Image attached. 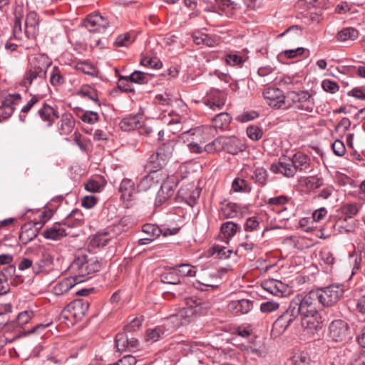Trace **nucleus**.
Masks as SVG:
<instances>
[{
    "instance_id": "nucleus-1",
    "label": "nucleus",
    "mask_w": 365,
    "mask_h": 365,
    "mask_svg": "<svg viewBox=\"0 0 365 365\" xmlns=\"http://www.w3.org/2000/svg\"><path fill=\"white\" fill-rule=\"evenodd\" d=\"M51 61L47 56L38 54L29 59L21 85L27 89L33 88L34 91L44 97L49 91L46 81L48 68Z\"/></svg>"
},
{
    "instance_id": "nucleus-2",
    "label": "nucleus",
    "mask_w": 365,
    "mask_h": 365,
    "mask_svg": "<svg viewBox=\"0 0 365 365\" xmlns=\"http://www.w3.org/2000/svg\"><path fill=\"white\" fill-rule=\"evenodd\" d=\"M316 289L310 291L305 295L298 294L290 302L289 307L294 315L304 317L303 324L313 329L321 328L322 320L319 317L318 310L322 306Z\"/></svg>"
},
{
    "instance_id": "nucleus-3",
    "label": "nucleus",
    "mask_w": 365,
    "mask_h": 365,
    "mask_svg": "<svg viewBox=\"0 0 365 365\" xmlns=\"http://www.w3.org/2000/svg\"><path fill=\"white\" fill-rule=\"evenodd\" d=\"M270 170L274 173L292 178L294 176L297 171L305 173L311 171V158L302 152H297L292 157L280 158L278 162L271 165Z\"/></svg>"
},
{
    "instance_id": "nucleus-4",
    "label": "nucleus",
    "mask_w": 365,
    "mask_h": 365,
    "mask_svg": "<svg viewBox=\"0 0 365 365\" xmlns=\"http://www.w3.org/2000/svg\"><path fill=\"white\" fill-rule=\"evenodd\" d=\"M101 264L96 257L88 258L85 255H81L73 259L68 268L71 276L79 284L91 278L92 273L98 272Z\"/></svg>"
},
{
    "instance_id": "nucleus-5",
    "label": "nucleus",
    "mask_w": 365,
    "mask_h": 365,
    "mask_svg": "<svg viewBox=\"0 0 365 365\" xmlns=\"http://www.w3.org/2000/svg\"><path fill=\"white\" fill-rule=\"evenodd\" d=\"M187 307L181 309L177 314L170 317L169 320L178 328L189 323L194 314L210 308V303L195 296L186 297Z\"/></svg>"
},
{
    "instance_id": "nucleus-6",
    "label": "nucleus",
    "mask_w": 365,
    "mask_h": 365,
    "mask_svg": "<svg viewBox=\"0 0 365 365\" xmlns=\"http://www.w3.org/2000/svg\"><path fill=\"white\" fill-rule=\"evenodd\" d=\"M322 307L335 305L343 297L344 286L341 284H332L316 289Z\"/></svg>"
},
{
    "instance_id": "nucleus-7",
    "label": "nucleus",
    "mask_w": 365,
    "mask_h": 365,
    "mask_svg": "<svg viewBox=\"0 0 365 365\" xmlns=\"http://www.w3.org/2000/svg\"><path fill=\"white\" fill-rule=\"evenodd\" d=\"M287 98L295 109L309 113L314 110V100L307 91H290Z\"/></svg>"
},
{
    "instance_id": "nucleus-8",
    "label": "nucleus",
    "mask_w": 365,
    "mask_h": 365,
    "mask_svg": "<svg viewBox=\"0 0 365 365\" xmlns=\"http://www.w3.org/2000/svg\"><path fill=\"white\" fill-rule=\"evenodd\" d=\"M329 337L335 342H344L349 339V324L342 319L332 321L329 326Z\"/></svg>"
},
{
    "instance_id": "nucleus-9",
    "label": "nucleus",
    "mask_w": 365,
    "mask_h": 365,
    "mask_svg": "<svg viewBox=\"0 0 365 365\" xmlns=\"http://www.w3.org/2000/svg\"><path fill=\"white\" fill-rule=\"evenodd\" d=\"M179 183L178 176L171 175L167 178L157 193L155 207L161 206L174 194L175 188Z\"/></svg>"
},
{
    "instance_id": "nucleus-10",
    "label": "nucleus",
    "mask_w": 365,
    "mask_h": 365,
    "mask_svg": "<svg viewBox=\"0 0 365 365\" xmlns=\"http://www.w3.org/2000/svg\"><path fill=\"white\" fill-rule=\"evenodd\" d=\"M83 24L88 31L97 33L104 32L110 24L107 18L98 13L88 15Z\"/></svg>"
},
{
    "instance_id": "nucleus-11",
    "label": "nucleus",
    "mask_w": 365,
    "mask_h": 365,
    "mask_svg": "<svg viewBox=\"0 0 365 365\" xmlns=\"http://www.w3.org/2000/svg\"><path fill=\"white\" fill-rule=\"evenodd\" d=\"M200 195V190L194 183H188L182 186L178 190L177 198L179 201L185 202L190 207H193Z\"/></svg>"
},
{
    "instance_id": "nucleus-12",
    "label": "nucleus",
    "mask_w": 365,
    "mask_h": 365,
    "mask_svg": "<svg viewBox=\"0 0 365 365\" xmlns=\"http://www.w3.org/2000/svg\"><path fill=\"white\" fill-rule=\"evenodd\" d=\"M266 103L274 108H285V98L284 92L278 88L269 87L263 92Z\"/></svg>"
},
{
    "instance_id": "nucleus-13",
    "label": "nucleus",
    "mask_w": 365,
    "mask_h": 365,
    "mask_svg": "<svg viewBox=\"0 0 365 365\" xmlns=\"http://www.w3.org/2000/svg\"><path fill=\"white\" fill-rule=\"evenodd\" d=\"M296 317V315H294L292 309L288 307L287 311L279 317L274 322L272 325V335L277 337L283 334Z\"/></svg>"
},
{
    "instance_id": "nucleus-14",
    "label": "nucleus",
    "mask_w": 365,
    "mask_h": 365,
    "mask_svg": "<svg viewBox=\"0 0 365 365\" xmlns=\"http://www.w3.org/2000/svg\"><path fill=\"white\" fill-rule=\"evenodd\" d=\"M89 308V302L86 299H76L68 304L63 310L64 313H68L66 317H73L76 320H81L86 314Z\"/></svg>"
},
{
    "instance_id": "nucleus-15",
    "label": "nucleus",
    "mask_w": 365,
    "mask_h": 365,
    "mask_svg": "<svg viewBox=\"0 0 365 365\" xmlns=\"http://www.w3.org/2000/svg\"><path fill=\"white\" fill-rule=\"evenodd\" d=\"M36 115L47 127L52 126L60 117L58 108L46 103H44L38 110Z\"/></svg>"
},
{
    "instance_id": "nucleus-16",
    "label": "nucleus",
    "mask_w": 365,
    "mask_h": 365,
    "mask_svg": "<svg viewBox=\"0 0 365 365\" xmlns=\"http://www.w3.org/2000/svg\"><path fill=\"white\" fill-rule=\"evenodd\" d=\"M227 100V95L220 90H213L209 92L205 99V103L214 111L223 108Z\"/></svg>"
},
{
    "instance_id": "nucleus-17",
    "label": "nucleus",
    "mask_w": 365,
    "mask_h": 365,
    "mask_svg": "<svg viewBox=\"0 0 365 365\" xmlns=\"http://www.w3.org/2000/svg\"><path fill=\"white\" fill-rule=\"evenodd\" d=\"M250 178L257 185L264 186L268 182V173L267 169L259 162L255 163L250 167Z\"/></svg>"
},
{
    "instance_id": "nucleus-18",
    "label": "nucleus",
    "mask_w": 365,
    "mask_h": 365,
    "mask_svg": "<svg viewBox=\"0 0 365 365\" xmlns=\"http://www.w3.org/2000/svg\"><path fill=\"white\" fill-rule=\"evenodd\" d=\"M60 120L57 123V129L62 135H67L73 130L76 121L73 115L70 113L65 112L59 117Z\"/></svg>"
},
{
    "instance_id": "nucleus-19",
    "label": "nucleus",
    "mask_w": 365,
    "mask_h": 365,
    "mask_svg": "<svg viewBox=\"0 0 365 365\" xmlns=\"http://www.w3.org/2000/svg\"><path fill=\"white\" fill-rule=\"evenodd\" d=\"M252 300L242 299L230 302L227 305V309L230 312L235 314H245L252 309Z\"/></svg>"
},
{
    "instance_id": "nucleus-20",
    "label": "nucleus",
    "mask_w": 365,
    "mask_h": 365,
    "mask_svg": "<svg viewBox=\"0 0 365 365\" xmlns=\"http://www.w3.org/2000/svg\"><path fill=\"white\" fill-rule=\"evenodd\" d=\"M267 203L278 212H282L292 207L291 198L285 195L270 197L267 200Z\"/></svg>"
},
{
    "instance_id": "nucleus-21",
    "label": "nucleus",
    "mask_w": 365,
    "mask_h": 365,
    "mask_svg": "<svg viewBox=\"0 0 365 365\" xmlns=\"http://www.w3.org/2000/svg\"><path fill=\"white\" fill-rule=\"evenodd\" d=\"M163 178L160 173L155 171H150L149 174L144 176L138 185L139 191H147L152 187L158 184Z\"/></svg>"
},
{
    "instance_id": "nucleus-22",
    "label": "nucleus",
    "mask_w": 365,
    "mask_h": 365,
    "mask_svg": "<svg viewBox=\"0 0 365 365\" xmlns=\"http://www.w3.org/2000/svg\"><path fill=\"white\" fill-rule=\"evenodd\" d=\"M38 17L36 12L31 11L26 15L24 34L28 38H34L38 29Z\"/></svg>"
},
{
    "instance_id": "nucleus-23",
    "label": "nucleus",
    "mask_w": 365,
    "mask_h": 365,
    "mask_svg": "<svg viewBox=\"0 0 365 365\" xmlns=\"http://www.w3.org/2000/svg\"><path fill=\"white\" fill-rule=\"evenodd\" d=\"M242 215V211L237 204L225 202L222 204L220 210V217L222 219L236 218Z\"/></svg>"
},
{
    "instance_id": "nucleus-24",
    "label": "nucleus",
    "mask_w": 365,
    "mask_h": 365,
    "mask_svg": "<svg viewBox=\"0 0 365 365\" xmlns=\"http://www.w3.org/2000/svg\"><path fill=\"white\" fill-rule=\"evenodd\" d=\"M119 192L121 194V199L124 201H131L135 194V182L128 178L123 179L120 184Z\"/></svg>"
},
{
    "instance_id": "nucleus-25",
    "label": "nucleus",
    "mask_w": 365,
    "mask_h": 365,
    "mask_svg": "<svg viewBox=\"0 0 365 365\" xmlns=\"http://www.w3.org/2000/svg\"><path fill=\"white\" fill-rule=\"evenodd\" d=\"M78 283L71 276L58 282L53 287V293L56 296L63 295Z\"/></svg>"
},
{
    "instance_id": "nucleus-26",
    "label": "nucleus",
    "mask_w": 365,
    "mask_h": 365,
    "mask_svg": "<svg viewBox=\"0 0 365 365\" xmlns=\"http://www.w3.org/2000/svg\"><path fill=\"white\" fill-rule=\"evenodd\" d=\"M142 120L143 115L140 114L129 115L121 120L120 127L124 131H131L140 127Z\"/></svg>"
},
{
    "instance_id": "nucleus-27",
    "label": "nucleus",
    "mask_w": 365,
    "mask_h": 365,
    "mask_svg": "<svg viewBox=\"0 0 365 365\" xmlns=\"http://www.w3.org/2000/svg\"><path fill=\"white\" fill-rule=\"evenodd\" d=\"M223 140V149L226 152L236 155L239 152L242 151L244 148V145L242 142L235 137H222Z\"/></svg>"
},
{
    "instance_id": "nucleus-28",
    "label": "nucleus",
    "mask_w": 365,
    "mask_h": 365,
    "mask_svg": "<svg viewBox=\"0 0 365 365\" xmlns=\"http://www.w3.org/2000/svg\"><path fill=\"white\" fill-rule=\"evenodd\" d=\"M245 351L247 355L255 357H264L267 352L264 344L260 341H255L245 347Z\"/></svg>"
},
{
    "instance_id": "nucleus-29",
    "label": "nucleus",
    "mask_w": 365,
    "mask_h": 365,
    "mask_svg": "<svg viewBox=\"0 0 365 365\" xmlns=\"http://www.w3.org/2000/svg\"><path fill=\"white\" fill-rule=\"evenodd\" d=\"M128 222V220L127 218H121L115 222L112 225L108 227L105 230L111 239L115 238L126 230Z\"/></svg>"
},
{
    "instance_id": "nucleus-30",
    "label": "nucleus",
    "mask_w": 365,
    "mask_h": 365,
    "mask_svg": "<svg viewBox=\"0 0 365 365\" xmlns=\"http://www.w3.org/2000/svg\"><path fill=\"white\" fill-rule=\"evenodd\" d=\"M76 115L85 123L93 125L99 120V115L97 112L83 110L79 107L73 108Z\"/></svg>"
},
{
    "instance_id": "nucleus-31",
    "label": "nucleus",
    "mask_w": 365,
    "mask_h": 365,
    "mask_svg": "<svg viewBox=\"0 0 365 365\" xmlns=\"http://www.w3.org/2000/svg\"><path fill=\"white\" fill-rule=\"evenodd\" d=\"M66 235V229L60 224H55L43 231L44 237L52 240H58Z\"/></svg>"
},
{
    "instance_id": "nucleus-32",
    "label": "nucleus",
    "mask_w": 365,
    "mask_h": 365,
    "mask_svg": "<svg viewBox=\"0 0 365 365\" xmlns=\"http://www.w3.org/2000/svg\"><path fill=\"white\" fill-rule=\"evenodd\" d=\"M227 65L230 66L242 67L249 57L245 53H232L224 56Z\"/></svg>"
},
{
    "instance_id": "nucleus-33",
    "label": "nucleus",
    "mask_w": 365,
    "mask_h": 365,
    "mask_svg": "<svg viewBox=\"0 0 365 365\" xmlns=\"http://www.w3.org/2000/svg\"><path fill=\"white\" fill-rule=\"evenodd\" d=\"M150 78L151 76L148 73L135 71L130 76H121L120 78V82L124 80L126 81H131L135 83L145 84L147 83Z\"/></svg>"
},
{
    "instance_id": "nucleus-34",
    "label": "nucleus",
    "mask_w": 365,
    "mask_h": 365,
    "mask_svg": "<svg viewBox=\"0 0 365 365\" xmlns=\"http://www.w3.org/2000/svg\"><path fill=\"white\" fill-rule=\"evenodd\" d=\"M240 230V225L231 221L222 223L220 227L221 233L227 241L232 238Z\"/></svg>"
},
{
    "instance_id": "nucleus-35",
    "label": "nucleus",
    "mask_w": 365,
    "mask_h": 365,
    "mask_svg": "<svg viewBox=\"0 0 365 365\" xmlns=\"http://www.w3.org/2000/svg\"><path fill=\"white\" fill-rule=\"evenodd\" d=\"M175 144V143L174 141L169 140L162 144L158 148L157 153H158V155L161 157V161L163 163H167L172 157L174 151Z\"/></svg>"
},
{
    "instance_id": "nucleus-36",
    "label": "nucleus",
    "mask_w": 365,
    "mask_h": 365,
    "mask_svg": "<svg viewBox=\"0 0 365 365\" xmlns=\"http://www.w3.org/2000/svg\"><path fill=\"white\" fill-rule=\"evenodd\" d=\"M231 120L232 118L229 113L221 112L212 118V125L215 129L225 130L229 126Z\"/></svg>"
},
{
    "instance_id": "nucleus-37",
    "label": "nucleus",
    "mask_w": 365,
    "mask_h": 365,
    "mask_svg": "<svg viewBox=\"0 0 365 365\" xmlns=\"http://www.w3.org/2000/svg\"><path fill=\"white\" fill-rule=\"evenodd\" d=\"M49 82L53 87L63 86L66 83V78L62 71L58 66H53L49 72Z\"/></svg>"
},
{
    "instance_id": "nucleus-38",
    "label": "nucleus",
    "mask_w": 365,
    "mask_h": 365,
    "mask_svg": "<svg viewBox=\"0 0 365 365\" xmlns=\"http://www.w3.org/2000/svg\"><path fill=\"white\" fill-rule=\"evenodd\" d=\"M111 238L108 235L106 231L98 232L90 240V245L93 247H101L108 245Z\"/></svg>"
},
{
    "instance_id": "nucleus-39",
    "label": "nucleus",
    "mask_w": 365,
    "mask_h": 365,
    "mask_svg": "<svg viewBox=\"0 0 365 365\" xmlns=\"http://www.w3.org/2000/svg\"><path fill=\"white\" fill-rule=\"evenodd\" d=\"M143 231L146 233H150L153 235L159 236L160 232H163V236L167 237L168 235H173L178 233L179 231L178 228H165L163 230H159L158 227H155L153 225H144L143 227Z\"/></svg>"
},
{
    "instance_id": "nucleus-40",
    "label": "nucleus",
    "mask_w": 365,
    "mask_h": 365,
    "mask_svg": "<svg viewBox=\"0 0 365 365\" xmlns=\"http://www.w3.org/2000/svg\"><path fill=\"white\" fill-rule=\"evenodd\" d=\"M359 37V31L352 28H345L340 31H339L336 34V38L339 41H346L348 40L354 41Z\"/></svg>"
},
{
    "instance_id": "nucleus-41",
    "label": "nucleus",
    "mask_w": 365,
    "mask_h": 365,
    "mask_svg": "<svg viewBox=\"0 0 365 365\" xmlns=\"http://www.w3.org/2000/svg\"><path fill=\"white\" fill-rule=\"evenodd\" d=\"M77 95L83 98H88L96 103L98 102L96 91L88 85L82 86L77 91Z\"/></svg>"
},
{
    "instance_id": "nucleus-42",
    "label": "nucleus",
    "mask_w": 365,
    "mask_h": 365,
    "mask_svg": "<svg viewBox=\"0 0 365 365\" xmlns=\"http://www.w3.org/2000/svg\"><path fill=\"white\" fill-rule=\"evenodd\" d=\"M161 160V157L158 155L157 152L152 154L148 162V167L150 171L158 172V170L162 169L163 167L166 165V163H163Z\"/></svg>"
},
{
    "instance_id": "nucleus-43",
    "label": "nucleus",
    "mask_w": 365,
    "mask_h": 365,
    "mask_svg": "<svg viewBox=\"0 0 365 365\" xmlns=\"http://www.w3.org/2000/svg\"><path fill=\"white\" fill-rule=\"evenodd\" d=\"M175 269L179 277H194L196 274L195 267L189 264H182L176 266Z\"/></svg>"
},
{
    "instance_id": "nucleus-44",
    "label": "nucleus",
    "mask_w": 365,
    "mask_h": 365,
    "mask_svg": "<svg viewBox=\"0 0 365 365\" xmlns=\"http://www.w3.org/2000/svg\"><path fill=\"white\" fill-rule=\"evenodd\" d=\"M262 221L258 217H251L247 219L244 230L247 232L257 231L261 229Z\"/></svg>"
},
{
    "instance_id": "nucleus-45",
    "label": "nucleus",
    "mask_w": 365,
    "mask_h": 365,
    "mask_svg": "<svg viewBox=\"0 0 365 365\" xmlns=\"http://www.w3.org/2000/svg\"><path fill=\"white\" fill-rule=\"evenodd\" d=\"M161 281L163 283L178 284H180V278L175 269H173L170 272H165L161 276Z\"/></svg>"
},
{
    "instance_id": "nucleus-46",
    "label": "nucleus",
    "mask_w": 365,
    "mask_h": 365,
    "mask_svg": "<svg viewBox=\"0 0 365 365\" xmlns=\"http://www.w3.org/2000/svg\"><path fill=\"white\" fill-rule=\"evenodd\" d=\"M223 149V140L222 137H219L214 140L212 142L207 144L204 150L207 153H214L215 152H219L222 150Z\"/></svg>"
},
{
    "instance_id": "nucleus-47",
    "label": "nucleus",
    "mask_w": 365,
    "mask_h": 365,
    "mask_svg": "<svg viewBox=\"0 0 365 365\" xmlns=\"http://www.w3.org/2000/svg\"><path fill=\"white\" fill-rule=\"evenodd\" d=\"M115 346L118 351L123 352L128 347V336L125 332L118 333L115 336Z\"/></svg>"
},
{
    "instance_id": "nucleus-48",
    "label": "nucleus",
    "mask_w": 365,
    "mask_h": 365,
    "mask_svg": "<svg viewBox=\"0 0 365 365\" xmlns=\"http://www.w3.org/2000/svg\"><path fill=\"white\" fill-rule=\"evenodd\" d=\"M13 38L16 40H21L23 38L24 33L22 32L21 27V17L15 15L14 25L12 29Z\"/></svg>"
},
{
    "instance_id": "nucleus-49",
    "label": "nucleus",
    "mask_w": 365,
    "mask_h": 365,
    "mask_svg": "<svg viewBox=\"0 0 365 365\" xmlns=\"http://www.w3.org/2000/svg\"><path fill=\"white\" fill-rule=\"evenodd\" d=\"M21 100V95L19 93L8 94L5 96L1 105L6 108H14L15 104L19 103Z\"/></svg>"
},
{
    "instance_id": "nucleus-50",
    "label": "nucleus",
    "mask_w": 365,
    "mask_h": 365,
    "mask_svg": "<svg viewBox=\"0 0 365 365\" xmlns=\"http://www.w3.org/2000/svg\"><path fill=\"white\" fill-rule=\"evenodd\" d=\"M164 331L162 328L156 327L153 329L147 331L146 341L150 344H153L159 340L163 335Z\"/></svg>"
},
{
    "instance_id": "nucleus-51",
    "label": "nucleus",
    "mask_w": 365,
    "mask_h": 365,
    "mask_svg": "<svg viewBox=\"0 0 365 365\" xmlns=\"http://www.w3.org/2000/svg\"><path fill=\"white\" fill-rule=\"evenodd\" d=\"M34 313L32 310H25L20 312L16 317V323L19 326L23 327L28 324L34 317Z\"/></svg>"
},
{
    "instance_id": "nucleus-52",
    "label": "nucleus",
    "mask_w": 365,
    "mask_h": 365,
    "mask_svg": "<svg viewBox=\"0 0 365 365\" xmlns=\"http://www.w3.org/2000/svg\"><path fill=\"white\" fill-rule=\"evenodd\" d=\"M73 137L74 143L82 151H86L88 149L91 144L89 140L83 137L79 133H74Z\"/></svg>"
},
{
    "instance_id": "nucleus-53",
    "label": "nucleus",
    "mask_w": 365,
    "mask_h": 365,
    "mask_svg": "<svg viewBox=\"0 0 365 365\" xmlns=\"http://www.w3.org/2000/svg\"><path fill=\"white\" fill-rule=\"evenodd\" d=\"M335 230H337L340 233H347L354 230V227L350 225H347L346 219H339L335 225H334Z\"/></svg>"
},
{
    "instance_id": "nucleus-54",
    "label": "nucleus",
    "mask_w": 365,
    "mask_h": 365,
    "mask_svg": "<svg viewBox=\"0 0 365 365\" xmlns=\"http://www.w3.org/2000/svg\"><path fill=\"white\" fill-rule=\"evenodd\" d=\"M140 64L152 68H160L162 66V63L159 59L157 58H150L147 56H143L141 58Z\"/></svg>"
},
{
    "instance_id": "nucleus-55",
    "label": "nucleus",
    "mask_w": 365,
    "mask_h": 365,
    "mask_svg": "<svg viewBox=\"0 0 365 365\" xmlns=\"http://www.w3.org/2000/svg\"><path fill=\"white\" fill-rule=\"evenodd\" d=\"M291 362L293 365H309V358L305 353H297L291 358Z\"/></svg>"
},
{
    "instance_id": "nucleus-56",
    "label": "nucleus",
    "mask_w": 365,
    "mask_h": 365,
    "mask_svg": "<svg viewBox=\"0 0 365 365\" xmlns=\"http://www.w3.org/2000/svg\"><path fill=\"white\" fill-rule=\"evenodd\" d=\"M247 135L251 140H258L262 137L263 131L258 126L250 125L247 128Z\"/></svg>"
},
{
    "instance_id": "nucleus-57",
    "label": "nucleus",
    "mask_w": 365,
    "mask_h": 365,
    "mask_svg": "<svg viewBox=\"0 0 365 365\" xmlns=\"http://www.w3.org/2000/svg\"><path fill=\"white\" fill-rule=\"evenodd\" d=\"M37 227L24 230L20 235V240L24 243H28L37 235Z\"/></svg>"
},
{
    "instance_id": "nucleus-58",
    "label": "nucleus",
    "mask_w": 365,
    "mask_h": 365,
    "mask_svg": "<svg viewBox=\"0 0 365 365\" xmlns=\"http://www.w3.org/2000/svg\"><path fill=\"white\" fill-rule=\"evenodd\" d=\"M322 87L326 92L330 93H335L339 89V86L337 83L329 79L324 80L322 83Z\"/></svg>"
},
{
    "instance_id": "nucleus-59",
    "label": "nucleus",
    "mask_w": 365,
    "mask_h": 365,
    "mask_svg": "<svg viewBox=\"0 0 365 365\" xmlns=\"http://www.w3.org/2000/svg\"><path fill=\"white\" fill-rule=\"evenodd\" d=\"M263 288L274 295H282V292L277 287L274 280L267 281L262 284Z\"/></svg>"
},
{
    "instance_id": "nucleus-60",
    "label": "nucleus",
    "mask_w": 365,
    "mask_h": 365,
    "mask_svg": "<svg viewBox=\"0 0 365 365\" xmlns=\"http://www.w3.org/2000/svg\"><path fill=\"white\" fill-rule=\"evenodd\" d=\"M334 153L337 156H343L346 153L344 143L340 140H336L331 145Z\"/></svg>"
},
{
    "instance_id": "nucleus-61",
    "label": "nucleus",
    "mask_w": 365,
    "mask_h": 365,
    "mask_svg": "<svg viewBox=\"0 0 365 365\" xmlns=\"http://www.w3.org/2000/svg\"><path fill=\"white\" fill-rule=\"evenodd\" d=\"M130 41V35L128 33H125L121 35H119L115 41L114 44L117 46H128L131 43Z\"/></svg>"
},
{
    "instance_id": "nucleus-62",
    "label": "nucleus",
    "mask_w": 365,
    "mask_h": 365,
    "mask_svg": "<svg viewBox=\"0 0 365 365\" xmlns=\"http://www.w3.org/2000/svg\"><path fill=\"white\" fill-rule=\"evenodd\" d=\"M76 68L78 71L88 75H93L95 72V68L91 64L86 62L78 63Z\"/></svg>"
},
{
    "instance_id": "nucleus-63",
    "label": "nucleus",
    "mask_w": 365,
    "mask_h": 365,
    "mask_svg": "<svg viewBox=\"0 0 365 365\" xmlns=\"http://www.w3.org/2000/svg\"><path fill=\"white\" fill-rule=\"evenodd\" d=\"M279 305L278 303L273 301H268L262 303L260 305V310L264 313H270L279 308Z\"/></svg>"
},
{
    "instance_id": "nucleus-64",
    "label": "nucleus",
    "mask_w": 365,
    "mask_h": 365,
    "mask_svg": "<svg viewBox=\"0 0 365 365\" xmlns=\"http://www.w3.org/2000/svg\"><path fill=\"white\" fill-rule=\"evenodd\" d=\"M247 185L246 180L239 178H235L232 183V187L235 192L246 190Z\"/></svg>"
}]
</instances>
